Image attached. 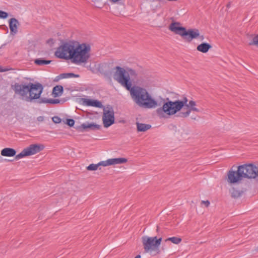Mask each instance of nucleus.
<instances>
[{
    "label": "nucleus",
    "mask_w": 258,
    "mask_h": 258,
    "mask_svg": "<svg viewBox=\"0 0 258 258\" xmlns=\"http://www.w3.org/2000/svg\"><path fill=\"white\" fill-rule=\"evenodd\" d=\"M37 120L39 121H42L44 120V118H43V116H39V117H37Z\"/></svg>",
    "instance_id": "nucleus-33"
},
{
    "label": "nucleus",
    "mask_w": 258,
    "mask_h": 258,
    "mask_svg": "<svg viewBox=\"0 0 258 258\" xmlns=\"http://www.w3.org/2000/svg\"><path fill=\"white\" fill-rule=\"evenodd\" d=\"M135 258H141V256L140 255H137Z\"/></svg>",
    "instance_id": "nucleus-34"
},
{
    "label": "nucleus",
    "mask_w": 258,
    "mask_h": 258,
    "mask_svg": "<svg viewBox=\"0 0 258 258\" xmlns=\"http://www.w3.org/2000/svg\"><path fill=\"white\" fill-rule=\"evenodd\" d=\"M161 243H144V247L146 252L151 255H155L160 251Z\"/></svg>",
    "instance_id": "nucleus-11"
},
{
    "label": "nucleus",
    "mask_w": 258,
    "mask_h": 258,
    "mask_svg": "<svg viewBox=\"0 0 258 258\" xmlns=\"http://www.w3.org/2000/svg\"><path fill=\"white\" fill-rule=\"evenodd\" d=\"M240 172L239 166L237 168V172L233 170H229L227 173L228 182L233 183L241 180L242 178V176L239 175Z\"/></svg>",
    "instance_id": "nucleus-12"
},
{
    "label": "nucleus",
    "mask_w": 258,
    "mask_h": 258,
    "mask_svg": "<svg viewBox=\"0 0 258 258\" xmlns=\"http://www.w3.org/2000/svg\"><path fill=\"white\" fill-rule=\"evenodd\" d=\"M85 102L88 106L100 107L102 106L101 103L97 100H92L90 99H85Z\"/></svg>",
    "instance_id": "nucleus-22"
},
{
    "label": "nucleus",
    "mask_w": 258,
    "mask_h": 258,
    "mask_svg": "<svg viewBox=\"0 0 258 258\" xmlns=\"http://www.w3.org/2000/svg\"><path fill=\"white\" fill-rule=\"evenodd\" d=\"M231 197L234 198H237L241 196V192L239 190L233 188L231 191Z\"/></svg>",
    "instance_id": "nucleus-25"
},
{
    "label": "nucleus",
    "mask_w": 258,
    "mask_h": 258,
    "mask_svg": "<svg viewBox=\"0 0 258 258\" xmlns=\"http://www.w3.org/2000/svg\"><path fill=\"white\" fill-rule=\"evenodd\" d=\"M137 127L138 132H146L151 127V125L149 124H145L137 122Z\"/></svg>",
    "instance_id": "nucleus-19"
},
{
    "label": "nucleus",
    "mask_w": 258,
    "mask_h": 258,
    "mask_svg": "<svg viewBox=\"0 0 258 258\" xmlns=\"http://www.w3.org/2000/svg\"><path fill=\"white\" fill-rule=\"evenodd\" d=\"M44 146L41 144H31L24 149L20 154L15 156L16 160H19L25 156L33 155L42 151Z\"/></svg>",
    "instance_id": "nucleus-9"
},
{
    "label": "nucleus",
    "mask_w": 258,
    "mask_h": 258,
    "mask_svg": "<svg viewBox=\"0 0 258 258\" xmlns=\"http://www.w3.org/2000/svg\"><path fill=\"white\" fill-rule=\"evenodd\" d=\"M52 121L55 123H59L61 122V119L58 116H54L52 118Z\"/></svg>",
    "instance_id": "nucleus-30"
},
{
    "label": "nucleus",
    "mask_w": 258,
    "mask_h": 258,
    "mask_svg": "<svg viewBox=\"0 0 258 258\" xmlns=\"http://www.w3.org/2000/svg\"><path fill=\"white\" fill-rule=\"evenodd\" d=\"M227 8H229L230 7V3H229L227 6H226Z\"/></svg>",
    "instance_id": "nucleus-35"
},
{
    "label": "nucleus",
    "mask_w": 258,
    "mask_h": 258,
    "mask_svg": "<svg viewBox=\"0 0 258 258\" xmlns=\"http://www.w3.org/2000/svg\"><path fill=\"white\" fill-rule=\"evenodd\" d=\"M75 121L73 119H68L67 124L70 126H73L74 125Z\"/></svg>",
    "instance_id": "nucleus-29"
},
{
    "label": "nucleus",
    "mask_w": 258,
    "mask_h": 258,
    "mask_svg": "<svg viewBox=\"0 0 258 258\" xmlns=\"http://www.w3.org/2000/svg\"><path fill=\"white\" fill-rule=\"evenodd\" d=\"M201 204L205 205L206 207H208L210 204V203L208 200L202 201Z\"/></svg>",
    "instance_id": "nucleus-31"
},
{
    "label": "nucleus",
    "mask_w": 258,
    "mask_h": 258,
    "mask_svg": "<svg viewBox=\"0 0 258 258\" xmlns=\"http://www.w3.org/2000/svg\"><path fill=\"white\" fill-rule=\"evenodd\" d=\"M60 102V100L58 99H46V98H41L38 101V103L39 104L41 103H49L50 104H57Z\"/></svg>",
    "instance_id": "nucleus-21"
},
{
    "label": "nucleus",
    "mask_w": 258,
    "mask_h": 258,
    "mask_svg": "<svg viewBox=\"0 0 258 258\" xmlns=\"http://www.w3.org/2000/svg\"><path fill=\"white\" fill-rule=\"evenodd\" d=\"M90 52L91 45L89 44H80L76 41L72 55V62L77 64L86 63L90 57Z\"/></svg>",
    "instance_id": "nucleus-4"
},
{
    "label": "nucleus",
    "mask_w": 258,
    "mask_h": 258,
    "mask_svg": "<svg viewBox=\"0 0 258 258\" xmlns=\"http://www.w3.org/2000/svg\"><path fill=\"white\" fill-rule=\"evenodd\" d=\"M9 70V69H7V68L3 69L2 67L0 66V72H7Z\"/></svg>",
    "instance_id": "nucleus-32"
},
{
    "label": "nucleus",
    "mask_w": 258,
    "mask_h": 258,
    "mask_svg": "<svg viewBox=\"0 0 258 258\" xmlns=\"http://www.w3.org/2000/svg\"><path fill=\"white\" fill-rule=\"evenodd\" d=\"M59 77L61 79L69 78H72V77L78 78V77H79V75L75 74L72 73H63V74H61L59 75Z\"/></svg>",
    "instance_id": "nucleus-24"
},
{
    "label": "nucleus",
    "mask_w": 258,
    "mask_h": 258,
    "mask_svg": "<svg viewBox=\"0 0 258 258\" xmlns=\"http://www.w3.org/2000/svg\"><path fill=\"white\" fill-rule=\"evenodd\" d=\"M165 241H170L171 242H180L182 239L180 237H172L164 240Z\"/></svg>",
    "instance_id": "nucleus-27"
},
{
    "label": "nucleus",
    "mask_w": 258,
    "mask_h": 258,
    "mask_svg": "<svg viewBox=\"0 0 258 258\" xmlns=\"http://www.w3.org/2000/svg\"><path fill=\"white\" fill-rule=\"evenodd\" d=\"M188 100L184 97L181 100H175L172 101L168 98L163 100V106L156 110L158 115L161 117H165V115L170 116L176 114L184 106H186L188 109L184 112H181L177 114V116L181 117H187L191 111L199 112L200 110L195 107L196 102L192 100L189 101L187 104Z\"/></svg>",
    "instance_id": "nucleus-2"
},
{
    "label": "nucleus",
    "mask_w": 258,
    "mask_h": 258,
    "mask_svg": "<svg viewBox=\"0 0 258 258\" xmlns=\"http://www.w3.org/2000/svg\"><path fill=\"white\" fill-rule=\"evenodd\" d=\"M102 121L105 127H108L114 123V112L112 108L103 110Z\"/></svg>",
    "instance_id": "nucleus-10"
},
{
    "label": "nucleus",
    "mask_w": 258,
    "mask_h": 258,
    "mask_svg": "<svg viewBox=\"0 0 258 258\" xmlns=\"http://www.w3.org/2000/svg\"><path fill=\"white\" fill-rule=\"evenodd\" d=\"M9 23L11 34L15 35L18 32V27L20 24L19 21L16 18H11Z\"/></svg>",
    "instance_id": "nucleus-13"
},
{
    "label": "nucleus",
    "mask_w": 258,
    "mask_h": 258,
    "mask_svg": "<svg viewBox=\"0 0 258 258\" xmlns=\"http://www.w3.org/2000/svg\"><path fill=\"white\" fill-rule=\"evenodd\" d=\"M33 85H36V86H37L36 87L37 88V89L34 90V91H33V94L32 95V96L33 97V96H34L35 94H36L37 95L36 96H38V97H36V98H34L33 100H36V99H38L40 100V97L41 96V94L42 93L43 90V87L42 85L39 83H36L35 84L33 83Z\"/></svg>",
    "instance_id": "nucleus-15"
},
{
    "label": "nucleus",
    "mask_w": 258,
    "mask_h": 258,
    "mask_svg": "<svg viewBox=\"0 0 258 258\" xmlns=\"http://www.w3.org/2000/svg\"><path fill=\"white\" fill-rule=\"evenodd\" d=\"M249 45H255L258 47V34L254 36L249 43Z\"/></svg>",
    "instance_id": "nucleus-26"
},
{
    "label": "nucleus",
    "mask_w": 258,
    "mask_h": 258,
    "mask_svg": "<svg viewBox=\"0 0 258 258\" xmlns=\"http://www.w3.org/2000/svg\"><path fill=\"white\" fill-rule=\"evenodd\" d=\"M101 126L95 123H84L82 124L79 127L81 131L90 129L91 130H99L101 129Z\"/></svg>",
    "instance_id": "nucleus-14"
},
{
    "label": "nucleus",
    "mask_w": 258,
    "mask_h": 258,
    "mask_svg": "<svg viewBox=\"0 0 258 258\" xmlns=\"http://www.w3.org/2000/svg\"><path fill=\"white\" fill-rule=\"evenodd\" d=\"M50 40L52 41V39H49L48 42H49V41H50Z\"/></svg>",
    "instance_id": "nucleus-36"
},
{
    "label": "nucleus",
    "mask_w": 258,
    "mask_h": 258,
    "mask_svg": "<svg viewBox=\"0 0 258 258\" xmlns=\"http://www.w3.org/2000/svg\"><path fill=\"white\" fill-rule=\"evenodd\" d=\"M181 24L177 22H173L169 26V29L174 34L179 35L186 41L190 42L193 39L199 37L201 40L204 39L203 35L200 36L199 30L197 29H189L187 30L185 27L180 26Z\"/></svg>",
    "instance_id": "nucleus-3"
},
{
    "label": "nucleus",
    "mask_w": 258,
    "mask_h": 258,
    "mask_svg": "<svg viewBox=\"0 0 258 258\" xmlns=\"http://www.w3.org/2000/svg\"><path fill=\"white\" fill-rule=\"evenodd\" d=\"M36 85L32 83L28 84H19L16 83L11 85V88L15 94L20 96L22 99H25L28 102H32L34 98H36L37 95L32 96L33 91L37 89Z\"/></svg>",
    "instance_id": "nucleus-5"
},
{
    "label": "nucleus",
    "mask_w": 258,
    "mask_h": 258,
    "mask_svg": "<svg viewBox=\"0 0 258 258\" xmlns=\"http://www.w3.org/2000/svg\"><path fill=\"white\" fill-rule=\"evenodd\" d=\"M113 79L130 91L134 102L139 107L144 108H154L158 106L157 101L144 88L139 86H132L131 79L137 77L135 70L128 67L119 66L114 68Z\"/></svg>",
    "instance_id": "nucleus-1"
},
{
    "label": "nucleus",
    "mask_w": 258,
    "mask_h": 258,
    "mask_svg": "<svg viewBox=\"0 0 258 258\" xmlns=\"http://www.w3.org/2000/svg\"><path fill=\"white\" fill-rule=\"evenodd\" d=\"M162 240V237L157 238V236H154V237L143 236L142 237V242H161Z\"/></svg>",
    "instance_id": "nucleus-20"
},
{
    "label": "nucleus",
    "mask_w": 258,
    "mask_h": 258,
    "mask_svg": "<svg viewBox=\"0 0 258 258\" xmlns=\"http://www.w3.org/2000/svg\"><path fill=\"white\" fill-rule=\"evenodd\" d=\"M239 175L242 178L256 179L258 178V164H245L239 166Z\"/></svg>",
    "instance_id": "nucleus-7"
},
{
    "label": "nucleus",
    "mask_w": 258,
    "mask_h": 258,
    "mask_svg": "<svg viewBox=\"0 0 258 258\" xmlns=\"http://www.w3.org/2000/svg\"><path fill=\"white\" fill-rule=\"evenodd\" d=\"M63 87L61 85H57L53 88L52 94L54 97L61 96L63 93Z\"/></svg>",
    "instance_id": "nucleus-18"
},
{
    "label": "nucleus",
    "mask_w": 258,
    "mask_h": 258,
    "mask_svg": "<svg viewBox=\"0 0 258 258\" xmlns=\"http://www.w3.org/2000/svg\"><path fill=\"white\" fill-rule=\"evenodd\" d=\"M8 16V14L4 11L0 10V18L5 19Z\"/></svg>",
    "instance_id": "nucleus-28"
},
{
    "label": "nucleus",
    "mask_w": 258,
    "mask_h": 258,
    "mask_svg": "<svg viewBox=\"0 0 258 258\" xmlns=\"http://www.w3.org/2000/svg\"><path fill=\"white\" fill-rule=\"evenodd\" d=\"M75 44H76V41H74L63 43L57 48L55 52V55L59 58L72 60V55Z\"/></svg>",
    "instance_id": "nucleus-6"
},
{
    "label": "nucleus",
    "mask_w": 258,
    "mask_h": 258,
    "mask_svg": "<svg viewBox=\"0 0 258 258\" xmlns=\"http://www.w3.org/2000/svg\"><path fill=\"white\" fill-rule=\"evenodd\" d=\"M127 160L124 158H112L109 159L106 161L100 162L98 164H91L89 165L87 169L89 171L96 170L100 166H107L115 164H119L126 163Z\"/></svg>",
    "instance_id": "nucleus-8"
},
{
    "label": "nucleus",
    "mask_w": 258,
    "mask_h": 258,
    "mask_svg": "<svg viewBox=\"0 0 258 258\" xmlns=\"http://www.w3.org/2000/svg\"><path fill=\"white\" fill-rule=\"evenodd\" d=\"M16 154L15 150L12 148H6L1 151V155L3 156L13 157Z\"/></svg>",
    "instance_id": "nucleus-16"
},
{
    "label": "nucleus",
    "mask_w": 258,
    "mask_h": 258,
    "mask_svg": "<svg viewBox=\"0 0 258 258\" xmlns=\"http://www.w3.org/2000/svg\"><path fill=\"white\" fill-rule=\"evenodd\" d=\"M51 60H45L42 58L36 59L34 60V63L38 66H43L49 64Z\"/></svg>",
    "instance_id": "nucleus-23"
},
{
    "label": "nucleus",
    "mask_w": 258,
    "mask_h": 258,
    "mask_svg": "<svg viewBox=\"0 0 258 258\" xmlns=\"http://www.w3.org/2000/svg\"><path fill=\"white\" fill-rule=\"evenodd\" d=\"M212 48V46L208 43H202L199 45L197 49L201 52L207 53L209 50Z\"/></svg>",
    "instance_id": "nucleus-17"
}]
</instances>
